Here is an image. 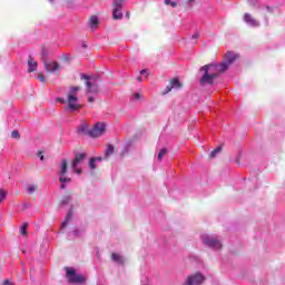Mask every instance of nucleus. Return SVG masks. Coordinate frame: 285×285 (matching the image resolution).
<instances>
[{
    "label": "nucleus",
    "mask_w": 285,
    "mask_h": 285,
    "mask_svg": "<svg viewBox=\"0 0 285 285\" xmlns=\"http://www.w3.org/2000/svg\"><path fill=\"white\" fill-rule=\"evenodd\" d=\"M230 65L227 61H223L220 65L209 63L200 68V72H204L203 77L199 80L200 86H213L215 79L219 78L222 72H226Z\"/></svg>",
    "instance_id": "1"
},
{
    "label": "nucleus",
    "mask_w": 285,
    "mask_h": 285,
    "mask_svg": "<svg viewBox=\"0 0 285 285\" xmlns=\"http://www.w3.org/2000/svg\"><path fill=\"white\" fill-rule=\"evenodd\" d=\"M79 90H81V87H71L69 89V92L67 95V107L65 108V110H67V112H77V110H79L81 108V105L77 104V101H79V98L77 97V94L79 92Z\"/></svg>",
    "instance_id": "2"
},
{
    "label": "nucleus",
    "mask_w": 285,
    "mask_h": 285,
    "mask_svg": "<svg viewBox=\"0 0 285 285\" xmlns=\"http://www.w3.org/2000/svg\"><path fill=\"white\" fill-rule=\"evenodd\" d=\"M80 79H85L87 86V92H91L92 95H99V85L101 81L99 77H90L87 75H81Z\"/></svg>",
    "instance_id": "3"
},
{
    "label": "nucleus",
    "mask_w": 285,
    "mask_h": 285,
    "mask_svg": "<svg viewBox=\"0 0 285 285\" xmlns=\"http://www.w3.org/2000/svg\"><path fill=\"white\" fill-rule=\"evenodd\" d=\"M102 135H106V124L105 122H96L88 131V136L92 137V139H97L98 137H101Z\"/></svg>",
    "instance_id": "4"
},
{
    "label": "nucleus",
    "mask_w": 285,
    "mask_h": 285,
    "mask_svg": "<svg viewBox=\"0 0 285 285\" xmlns=\"http://www.w3.org/2000/svg\"><path fill=\"white\" fill-rule=\"evenodd\" d=\"M203 243L208 246L209 248H216V250H219L222 248V242L217 239V237H210L208 235L202 236Z\"/></svg>",
    "instance_id": "5"
},
{
    "label": "nucleus",
    "mask_w": 285,
    "mask_h": 285,
    "mask_svg": "<svg viewBox=\"0 0 285 285\" xmlns=\"http://www.w3.org/2000/svg\"><path fill=\"white\" fill-rule=\"evenodd\" d=\"M67 277L69 284H83L85 278L82 275H78L75 269L67 267Z\"/></svg>",
    "instance_id": "6"
},
{
    "label": "nucleus",
    "mask_w": 285,
    "mask_h": 285,
    "mask_svg": "<svg viewBox=\"0 0 285 285\" xmlns=\"http://www.w3.org/2000/svg\"><path fill=\"white\" fill-rule=\"evenodd\" d=\"M205 279L206 277H204V275H202L200 273H196L194 275L188 276L185 284L183 285H202L204 284Z\"/></svg>",
    "instance_id": "7"
},
{
    "label": "nucleus",
    "mask_w": 285,
    "mask_h": 285,
    "mask_svg": "<svg viewBox=\"0 0 285 285\" xmlns=\"http://www.w3.org/2000/svg\"><path fill=\"white\" fill-rule=\"evenodd\" d=\"M243 19L247 26H250L252 28H259V20L255 19L253 14L245 13Z\"/></svg>",
    "instance_id": "8"
},
{
    "label": "nucleus",
    "mask_w": 285,
    "mask_h": 285,
    "mask_svg": "<svg viewBox=\"0 0 285 285\" xmlns=\"http://www.w3.org/2000/svg\"><path fill=\"white\" fill-rule=\"evenodd\" d=\"M43 65H45V70L46 72H57V70L61 69V66H59V62H46V60H43Z\"/></svg>",
    "instance_id": "9"
},
{
    "label": "nucleus",
    "mask_w": 285,
    "mask_h": 285,
    "mask_svg": "<svg viewBox=\"0 0 285 285\" xmlns=\"http://www.w3.org/2000/svg\"><path fill=\"white\" fill-rule=\"evenodd\" d=\"M173 88H181V82L177 78L170 80V86H167L166 91H164L163 95H168Z\"/></svg>",
    "instance_id": "10"
},
{
    "label": "nucleus",
    "mask_w": 285,
    "mask_h": 285,
    "mask_svg": "<svg viewBox=\"0 0 285 285\" xmlns=\"http://www.w3.org/2000/svg\"><path fill=\"white\" fill-rule=\"evenodd\" d=\"M111 262H115L116 264H119L120 266H124L126 264V259L121 254L112 253L111 254Z\"/></svg>",
    "instance_id": "11"
},
{
    "label": "nucleus",
    "mask_w": 285,
    "mask_h": 285,
    "mask_svg": "<svg viewBox=\"0 0 285 285\" xmlns=\"http://www.w3.org/2000/svg\"><path fill=\"white\" fill-rule=\"evenodd\" d=\"M37 61H35V58L32 56L28 57V72H36L37 70Z\"/></svg>",
    "instance_id": "12"
},
{
    "label": "nucleus",
    "mask_w": 285,
    "mask_h": 285,
    "mask_svg": "<svg viewBox=\"0 0 285 285\" xmlns=\"http://www.w3.org/2000/svg\"><path fill=\"white\" fill-rule=\"evenodd\" d=\"M68 173V160L63 159L58 166V175L63 176Z\"/></svg>",
    "instance_id": "13"
},
{
    "label": "nucleus",
    "mask_w": 285,
    "mask_h": 285,
    "mask_svg": "<svg viewBox=\"0 0 285 285\" xmlns=\"http://www.w3.org/2000/svg\"><path fill=\"white\" fill-rule=\"evenodd\" d=\"M83 159H86V154H77L71 164V167L77 168V166H79V164H81V161H83Z\"/></svg>",
    "instance_id": "14"
},
{
    "label": "nucleus",
    "mask_w": 285,
    "mask_h": 285,
    "mask_svg": "<svg viewBox=\"0 0 285 285\" xmlns=\"http://www.w3.org/2000/svg\"><path fill=\"white\" fill-rule=\"evenodd\" d=\"M236 59H237V55L233 53V51H228L225 55L224 61L230 66Z\"/></svg>",
    "instance_id": "15"
},
{
    "label": "nucleus",
    "mask_w": 285,
    "mask_h": 285,
    "mask_svg": "<svg viewBox=\"0 0 285 285\" xmlns=\"http://www.w3.org/2000/svg\"><path fill=\"white\" fill-rule=\"evenodd\" d=\"M97 26H99V18H97V16H91L89 18V27L91 29H95V28H97Z\"/></svg>",
    "instance_id": "16"
},
{
    "label": "nucleus",
    "mask_w": 285,
    "mask_h": 285,
    "mask_svg": "<svg viewBox=\"0 0 285 285\" xmlns=\"http://www.w3.org/2000/svg\"><path fill=\"white\" fill-rule=\"evenodd\" d=\"M112 19L115 20L124 19V13L121 12V9L114 8Z\"/></svg>",
    "instance_id": "17"
},
{
    "label": "nucleus",
    "mask_w": 285,
    "mask_h": 285,
    "mask_svg": "<svg viewBox=\"0 0 285 285\" xmlns=\"http://www.w3.org/2000/svg\"><path fill=\"white\" fill-rule=\"evenodd\" d=\"M114 153H115V146H112L111 144H108L105 153L106 159L107 157H110V155H112Z\"/></svg>",
    "instance_id": "18"
},
{
    "label": "nucleus",
    "mask_w": 285,
    "mask_h": 285,
    "mask_svg": "<svg viewBox=\"0 0 285 285\" xmlns=\"http://www.w3.org/2000/svg\"><path fill=\"white\" fill-rule=\"evenodd\" d=\"M72 219V210H69L67 216L65 217V222L61 224V228H65V226H68V222Z\"/></svg>",
    "instance_id": "19"
},
{
    "label": "nucleus",
    "mask_w": 285,
    "mask_h": 285,
    "mask_svg": "<svg viewBox=\"0 0 285 285\" xmlns=\"http://www.w3.org/2000/svg\"><path fill=\"white\" fill-rule=\"evenodd\" d=\"M167 155H168V149L167 148L160 149V151L158 154V161H161Z\"/></svg>",
    "instance_id": "20"
},
{
    "label": "nucleus",
    "mask_w": 285,
    "mask_h": 285,
    "mask_svg": "<svg viewBox=\"0 0 285 285\" xmlns=\"http://www.w3.org/2000/svg\"><path fill=\"white\" fill-rule=\"evenodd\" d=\"M218 153H222V146L217 147L209 154V159H215L218 155Z\"/></svg>",
    "instance_id": "21"
},
{
    "label": "nucleus",
    "mask_w": 285,
    "mask_h": 285,
    "mask_svg": "<svg viewBox=\"0 0 285 285\" xmlns=\"http://www.w3.org/2000/svg\"><path fill=\"white\" fill-rule=\"evenodd\" d=\"M90 129H88V125H81L79 128H78V132H80L81 135H88V131Z\"/></svg>",
    "instance_id": "22"
},
{
    "label": "nucleus",
    "mask_w": 285,
    "mask_h": 285,
    "mask_svg": "<svg viewBox=\"0 0 285 285\" xmlns=\"http://www.w3.org/2000/svg\"><path fill=\"white\" fill-rule=\"evenodd\" d=\"M38 186L37 185H29L28 187H27V193L29 194V195H32L36 190H38Z\"/></svg>",
    "instance_id": "23"
},
{
    "label": "nucleus",
    "mask_w": 285,
    "mask_h": 285,
    "mask_svg": "<svg viewBox=\"0 0 285 285\" xmlns=\"http://www.w3.org/2000/svg\"><path fill=\"white\" fill-rule=\"evenodd\" d=\"M71 200L72 198L70 196H63L61 199V204L62 206H68V204H70Z\"/></svg>",
    "instance_id": "24"
},
{
    "label": "nucleus",
    "mask_w": 285,
    "mask_h": 285,
    "mask_svg": "<svg viewBox=\"0 0 285 285\" xmlns=\"http://www.w3.org/2000/svg\"><path fill=\"white\" fill-rule=\"evenodd\" d=\"M89 168H91V170H95L97 168V158H91L89 160Z\"/></svg>",
    "instance_id": "25"
},
{
    "label": "nucleus",
    "mask_w": 285,
    "mask_h": 285,
    "mask_svg": "<svg viewBox=\"0 0 285 285\" xmlns=\"http://www.w3.org/2000/svg\"><path fill=\"white\" fill-rule=\"evenodd\" d=\"M20 235H28V223H24V224L20 227Z\"/></svg>",
    "instance_id": "26"
},
{
    "label": "nucleus",
    "mask_w": 285,
    "mask_h": 285,
    "mask_svg": "<svg viewBox=\"0 0 285 285\" xmlns=\"http://www.w3.org/2000/svg\"><path fill=\"white\" fill-rule=\"evenodd\" d=\"M124 6V0H114V8H118L121 10Z\"/></svg>",
    "instance_id": "27"
},
{
    "label": "nucleus",
    "mask_w": 285,
    "mask_h": 285,
    "mask_svg": "<svg viewBox=\"0 0 285 285\" xmlns=\"http://www.w3.org/2000/svg\"><path fill=\"white\" fill-rule=\"evenodd\" d=\"M7 196H8V193H6V190L3 189H0V204L6 199Z\"/></svg>",
    "instance_id": "28"
},
{
    "label": "nucleus",
    "mask_w": 285,
    "mask_h": 285,
    "mask_svg": "<svg viewBox=\"0 0 285 285\" xmlns=\"http://www.w3.org/2000/svg\"><path fill=\"white\" fill-rule=\"evenodd\" d=\"M11 137H12V139H20L21 135L19 134L18 130H13V131L11 132Z\"/></svg>",
    "instance_id": "29"
},
{
    "label": "nucleus",
    "mask_w": 285,
    "mask_h": 285,
    "mask_svg": "<svg viewBox=\"0 0 285 285\" xmlns=\"http://www.w3.org/2000/svg\"><path fill=\"white\" fill-rule=\"evenodd\" d=\"M166 6H171V8H177V2H173L170 0H165Z\"/></svg>",
    "instance_id": "30"
},
{
    "label": "nucleus",
    "mask_w": 285,
    "mask_h": 285,
    "mask_svg": "<svg viewBox=\"0 0 285 285\" xmlns=\"http://www.w3.org/2000/svg\"><path fill=\"white\" fill-rule=\"evenodd\" d=\"M60 181H61V184H68L71 181V179L68 177H65V176H60Z\"/></svg>",
    "instance_id": "31"
},
{
    "label": "nucleus",
    "mask_w": 285,
    "mask_h": 285,
    "mask_svg": "<svg viewBox=\"0 0 285 285\" xmlns=\"http://www.w3.org/2000/svg\"><path fill=\"white\" fill-rule=\"evenodd\" d=\"M38 79L41 81V83H46V76H43V73H38Z\"/></svg>",
    "instance_id": "32"
},
{
    "label": "nucleus",
    "mask_w": 285,
    "mask_h": 285,
    "mask_svg": "<svg viewBox=\"0 0 285 285\" xmlns=\"http://www.w3.org/2000/svg\"><path fill=\"white\" fill-rule=\"evenodd\" d=\"M140 98H141V95H140V94H135V95H134L135 101H137V100L140 99Z\"/></svg>",
    "instance_id": "33"
},
{
    "label": "nucleus",
    "mask_w": 285,
    "mask_h": 285,
    "mask_svg": "<svg viewBox=\"0 0 285 285\" xmlns=\"http://www.w3.org/2000/svg\"><path fill=\"white\" fill-rule=\"evenodd\" d=\"M88 104H95V98L92 96L88 98Z\"/></svg>",
    "instance_id": "34"
},
{
    "label": "nucleus",
    "mask_w": 285,
    "mask_h": 285,
    "mask_svg": "<svg viewBox=\"0 0 285 285\" xmlns=\"http://www.w3.org/2000/svg\"><path fill=\"white\" fill-rule=\"evenodd\" d=\"M3 285H13V284H12V282H10V279H4Z\"/></svg>",
    "instance_id": "35"
},
{
    "label": "nucleus",
    "mask_w": 285,
    "mask_h": 285,
    "mask_svg": "<svg viewBox=\"0 0 285 285\" xmlns=\"http://www.w3.org/2000/svg\"><path fill=\"white\" fill-rule=\"evenodd\" d=\"M75 173H76L77 175H81V169L75 167Z\"/></svg>",
    "instance_id": "36"
},
{
    "label": "nucleus",
    "mask_w": 285,
    "mask_h": 285,
    "mask_svg": "<svg viewBox=\"0 0 285 285\" xmlns=\"http://www.w3.org/2000/svg\"><path fill=\"white\" fill-rule=\"evenodd\" d=\"M191 39H199V33H194V35L191 36Z\"/></svg>",
    "instance_id": "37"
},
{
    "label": "nucleus",
    "mask_w": 285,
    "mask_h": 285,
    "mask_svg": "<svg viewBox=\"0 0 285 285\" xmlns=\"http://www.w3.org/2000/svg\"><path fill=\"white\" fill-rule=\"evenodd\" d=\"M38 157H40L41 161H43V153L39 151Z\"/></svg>",
    "instance_id": "38"
},
{
    "label": "nucleus",
    "mask_w": 285,
    "mask_h": 285,
    "mask_svg": "<svg viewBox=\"0 0 285 285\" xmlns=\"http://www.w3.org/2000/svg\"><path fill=\"white\" fill-rule=\"evenodd\" d=\"M146 72H147L146 69L140 70V75H146Z\"/></svg>",
    "instance_id": "39"
},
{
    "label": "nucleus",
    "mask_w": 285,
    "mask_h": 285,
    "mask_svg": "<svg viewBox=\"0 0 285 285\" xmlns=\"http://www.w3.org/2000/svg\"><path fill=\"white\" fill-rule=\"evenodd\" d=\"M137 80L140 81V82L144 81V79L141 78V76H139V77L137 78Z\"/></svg>",
    "instance_id": "40"
},
{
    "label": "nucleus",
    "mask_w": 285,
    "mask_h": 285,
    "mask_svg": "<svg viewBox=\"0 0 285 285\" xmlns=\"http://www.w3.org/2000/svg\"><path fill=\"white\" fill-rule=\"evenodd\" d=\"M58 101H60V104H63V98H58Z\"/></svg>",
    "instance_id": "41"
},
{
    "label": "nucleus",
    "mask_w": 285,
    "mask_h": 285,
    "mask_svg": "<svg viewBox=\"0 0 285 285\" xmlns=\"http://www.w3.org/2000/svg\"><path fill=\"white\" fill-rule=\"evenodd\" d=\"M126 17H127L128 19H130V13H129V12H127V13H126Z\"/></svg>",
    "instance_id": "42"
},
{
    "label": "nucleus",
    "mask_w": 285,
    "mask_h": 285,
    "mask_svg": "<svg viewBox=\"0 0 285 285\" xmlns=\"http://www.w3.org/2000/svg\"><path fill=\"white\" fill-rule=\"evenodd\" d=\"M60 188L65 189V188H66V184H62V185L60 186Z\"/></svg>",
    "instance_id": "43"
},
{
    "label": "nucleus",
    "mask_w": 285,
    "mask_h": 285,
    "mask_svg": "<svg viewBox=\"0 0 285 285\" xmlns=\"http://www.w3.org/2000/svg\"><path fill=\"white\" fill-rule=\"evenodd\" d=\"M96 161H101V158H99V157H98V158H96Z\"/></svg>",
    "instance_id": "44"
},
{
    "label": "nucleus",
    "mask_w": 285,
    "mask_h": 285,
    "mask_svg": "<svg viewBox=\"0 0 285 285\" xmlns=\"http://www.w3.org/2000/svg\"><path fill=\"white\" fill-rule=\"evenodd\" d=\"M82 48H87V46H86V45H82Z\"/></svg>",
    "instance_id": "45"
}]
</instances>
